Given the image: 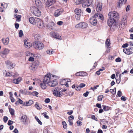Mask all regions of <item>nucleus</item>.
<instances>
[{
  "mask_svg": "<svg viewBox=\"0 0 133 133\" xmlns=\"http://www.w3.org/2000/svg\"><path fill=\"white\" fill-rule=\"evenodd\" d=\"M85 0H78L76 1V3L77 5L79 4L82 3H83L82 5H84V3Z\"/></svg>",
  "mask_w": 133,
  "mask_h": 133,
  "instance_id": "nucleus-26",
  "label": "nucleus"
},
{
  "mask_svg": "<svg viewBox=\"0 0 133 133\" xmlns=\"http://www.w3.org/2000/svg\"><path fill=\"white\" fill-rule=\"evenodd\" d=\"M21 122L23 124H28V121L27 119V117L24 115L22 116L21 119Z\"/></svg>",
  "mask_w": 133,
  "mask_h": 133,
  "instance_id": "nucleus-11",
  "label": "nucleus"
},
{
  "mask_svg": "<svg viewBox=\"0 0 133 133\" xmlns=\"http://www.w3.org/2000/svg\"><path fill=\"white\" fill-rule=\"evenodd\" d=\"M103 96L102 95H100L98 96V100L99 101H102V98H103Z\"/></svg>",
  "mask_w": 133,
  "mask_h": 133,
  "instance_id": "nucleus-38",
  "label": "nucleus"
},
{
  "mask_svg": "<svg viewBox=\"0 0 133 133\" xmlns=\"http://www.w3.org/2000/svg\"><path fill=\"white\" fill-rule=\"evenodd\" d=\"M63 11V10L62 9H58L55 11L54 16L55 17H58L62 14Z\"/></svg>",
  "mask_w": 133,
  "mask_h": 133,
  "instance_id": "nucleus-12",
  "label": "nucleus"
},
{
  "mask_svg": "<svg viewBox=\"0 0 133 133\" xmlns=\"http://www.w3.org/2000/svg\"><path fill=\"white\" fill-rule=\"evenodd\" d=\"M53 93L55 96L57 97L58 95V91L56 90H54L53 91Z\"/></svg>",
  "mask_w": 133,
  "mask_h": 133,
  "instance_id": "nucleus-41",
  "label": "nucleus"
},
{
  "mask_svg": "<svg viewBox=\"0 0 133 133\" xmlns=\"http://www.w3.org/2000/svg\"><path fill=\"white\" fill-rule=\"evenodd\" d=\"M9 110L12 116L14 115L15 111L14 109L12 108H9Z\"/></svg>",
  "mask_w": 133,
  "mask_h": 133,
  "instance_id": "nucleus-33",
  "label": "nucleus"
},
{
  "mask_svg": "<svg viewBox=\"0 0 133 133\" xmlns=\"http://www.w3.org/2000/svg\"><path fill=\"white\" fill-rule=\"evenodd\" d=\"M91 118L92 119H93L97 121V118L96 117L95 115H92L91 116Z\"/></svg>",
  "mask_w": 133,
  "mask_h": 133,
  "instance_id": "nucleus-55",
  "label": "nucleus"
},
{
  "mask_svg": "<svg viewBox=\"0 0 133 133\" xmlns=\"http://www.w3.org/2000/svg\"><path fill=\"white\" fill-rule=\"evenodd\" d=\"M105 44L106 45V46L108 48L110 45V40L109 39H106Z\"/></svg>",
  "mask_w": 133,
  "mask_h": 133,
  "instance_id": "nucleus-29",
  "label": "nucleus"
},
{
  "mask_svg": "<svg viewBox=\"0 0 133 133\" xmlns=\"http://www.w3.org/2000/svg\"><path fill=\"white\" fill-rule=\"evenodd\" d=\"M55 2V0H47L46 3V6L47 7H49L54 3Z\"/></svg>",
  "mask_w": 133,
  "mask_h": 133,
  "instance_id": "nucleus-17",
  "label": "nucleus"
},
{
  "mask_svg": "<svg viewBox=\"0 0 133 133\" xmlns=\"http://www.w3.org/2000/svg\"><path fill=\"white\" fill-rule=\"evenodd\" d=\"M85 85V84L84 83H81L79 85V87H80V88H83L84 87Z\"/></svg>",
  "mask_w": 133,
  "mask_h": 133,
  "instance_id": "nucleus-53",
  "label": "nucleus"
},
{
  "mask_svg": "<svg viewBox=\"0 0 133 133\" xmlns=\"http://www.w3.org/2000/svg\"><path fill=\"white\" fill-rule=\"evenodd\" d=\"M74 119V117L72 115H71L69 117V120H72Z\"/></svg>",
  "mask_w": 133,
  "mask_h": 133,
  "instance_id": "nucleus-57",
  "label": "nucleus"
},
{
  "mask_svg": "<svg viewBox=\"0 0 133 133\" xmlns=\"http://www.w3.org/2000/svg\"><path fill=\"white\" fill-rule=\"evenodd\" d=\"M108 16L110 19L116 21L119 18V15L117 12L114 11L110 12L108 14Z\"/></svg>",
  "mask_w": 133,
  "mask_h": 133,
  "instance_id": "nucleus-3",
  "label": "nucleus"
},
{
  "mask_svg": "<svg viewBox=\"0 0 133 133\" xmlns=\"http://www.w3.org/2000/svg\"><path fill=\"white\" fill-rule=\"evenodd\" d=\"M35 107L38 110H40L41 109V107L38 104L37 102H36L35 104Z\"/></svg>",
  "mask_w": 133,
  "mask_h": 133,
  "instance_id": "nucleus-37",
  "label": "nucleus"
},
{
  "mask_svg": "<svg viewBox=\"0 0 133 133\" xmlns=\"http://www.w3.org/2000/svg\"><path fill=\"white\" fill-rule=\"evenodd\" d=\"M81 15V14L79 15V14L78 15H76L75 16L76 19L78 20H80V19Z\"/></svg>",
  "mask_w": 133,
  "mask_h": 133,
  "instance_id": "nucleus-42",
  "label": "nucleus"
},
{
  "mask_svg": "<svg viewBox=\"0 0 133 133\" xmlns=\"http://www.w3.org/2000/svg\"><path fill=\"white\" fill-rule=\"evenodd\" d=\"M121 59L119 57H118L117 58L115 59V61L116 62H121Z\"/></svg>",
  "mask_w": 133,
  "mask_h": 133,
  "instance_id": "nucleus-60",
  "label": "nucleus"
},
{
  "mask_svg": "<svg viewBox=\"0 0 133 133\" xmlns=\"http://www.w3.org/2000/svg\"><path fill=\"white\" fill-rule=\"evenodd\" d=\"M33 45L36 49L41 50L44 47L43 44L41 42L36 41L33 43Z\"/></svg>",
  "mask_w": 133,
  "mask_h": 133,
  "instance_id": "nucleus-2",
  "label": "nucleus"
},
{
  "mask_svg": "<svg viewBox=\"0 0 133 133\" xmlns=\"http://www.w3.org/2000/svg\"><path fill=\"white\" fill-rule=\"evenodd\" d=\"M46 27L48 29L54 31L56 30V26L54 22H51L48 23L46 25Z\"/></svg>",
  "mask_w": 133,
  "mask_h": 133,
  "instance_id": "nucleus-6",
  "label": "nucleus"
},
{
  "mask_svg": "<svg viewBox=\"0 0 133 133\" xmlns=\"http://www.w3.org/2000/svg\"><path fill=\"white\" fill-rule=\"evenodd\" d=\"M8 119V117L6 116H5L3 118V121L5 123H6Z\"/></svg>",
  "mask_w": 133,
  "mask_h": 133,
  "instance_id": "nucleus-46",
  "label": "nucleus"
},
{
  "mask_svg": "<svg viewBox=\"0 0 133 133\" xmlns=\"http://www.w3.org/2000/svg\"><path fill=\"white\" fill-rule=\"evenodd\" d=\"M15 26L16 29H18L19 27V24L16 23H15Z\"/></svg>",
  "mask_w": 133,
  "mask_h": 133,
  "instance_id": "nucleus-62",
  "label": "nucleus"
},
{
  "mask_svg": "<svg viewBox=\"0 0 133 133\" xmlns=\"http://www.w3.org/2000/svg\"><path fill=\"white\" fill-rule=\"evenodd\" d=\"M117 95L119 97H121L122 96V92L121 91L119 90L118 92Z\"/></svg>",
  "mask_w": 133,
  "mask_h": 133,
  "instance_id": "nucleus-58",
  "label": "nucleus"
},
{
  "mask_svg": "<svg viewBox=\"0 0 133 133\" xmlns=\"http://www.w3.org/2000/svg\"><path fill=\"white\" fill-rule=\"evenodd\" d=\"M127 0H119V1L117 3V6L118 8H119L123 4H125Z\"/></svg>",
  "mask_w": 133,
  "mask_h": 133,
  "instance_id": "nucleus-13",
  "label": "nucleus"
},
{
  "mask_svg": "<svg viewBox=\"0 0 133 133\" xmlns=\"http://www.w3.org/2000/svg\"><path fill=\"white\" fill-rule=\"evenodd\" d=\"M36 120L38 122V123L40 125L42 124V123L41 121H40V120L36 116L35 117Z\"/></svg>",
  "mask_w": 133,
  "mask_h": 133,
  "instance_id": "nucleus-39",
  "label": "nucleus"
},
{
  "mask_svg": "<svg viewBox=\"0 0 133 133\" xmlns=\"http://www.w3.org/2000/svg\"><path fill=\"white\" fill-rule=\"evenodd\" d=\"M39 65V63L38 61L35 62L33 64L31 67L32 68H34V69L37 68V67ZM32 69H33L32 68Z\"/></svg>",
  "mask_w": 133,
  "mask_h": 133,
  "instance_id": "nucleus-24",
  "label": "nucleus"
},
{
  "mask_svg": "<svg viewBox=\"0 0 133 133\" xmlns=\"http://www.w3.org/2000/svg\"><path fill=\"white\" fill-rule=\"evenodd\" d=\"M107 23L109 26H110L111 30H115L117 28L116 21L115 20L110 19L107 21Z\"/></svg>",
  "mask_w": 133,
  "mask_h": 133,
  "instance_id": "nucleus-1",
  "label": "nucleus"
},
{
  "mask_svg": "<svg viewBox=\"0 0 133 133\" xmlns=\"http://www.w3.org/2000/svg\"><path fill=\"white\" fill-rule=\"evenodd\" d=\"M96 7V10L97 12L100 11L102 8V3L101 2H98L95 3Z\"/></svg>",
  "mask_w": 133,
  "mask_h": 133,
  "instance_id": "nucleus-8",
  "label": "nucleus"
},
{
  "mask_svg": "<svg viewBox=\"0 0 133 133\" xmlns=\"http://www.w3.org/2000/svg\"><path fill=\"white\" fill-rule=\"evenodd\" d=\"M46 84H47L46 83L44 82L43 81V82L42 83H41L40 84V86H41V88L43 89H45L46 88Z\"/></svg>",
  "mask_w": 133,
  "mask_h": 133,
  "instance_id": "nucleus-28",
  "label": "nucleus"
},
{
  "mask_svg": "<svg viewBox=\"0 0 133 133\" xmlns=\"http://www.w3.org/2000/svg\"><path fill=\"white\" fill-rule=\"evenodd\" d=\"M51 75H52V77H55V76L53 75H50V74H47L46 75H45L43 82L49 85V83L50 82V81H51L52 79L51 78Z\"/></svg>",
  "mask_w": 133,
  "mask_h": 133,
  "instance_id": "nucleus-5",
  "label": "nucleus"
},
{
  "mask_svg": "<svg viewBox=\"0 0 133 133\" xmlns=\"http://www.w3.org/2000/svg\"><path fill=\"white\" fill-rule=\"evenodd\" d=\"M103 108L104 111H108L110 109V107L108 106H107L105 105H103Z\"/></svg>",
  "mask_w": 133,
  "mask_h": 133,
  "instance_id": "nucleus-36",
  "label": "nucleus"
},
{
  "mask_svg": "<svg viewBox=\"0 0 133 133\" xmlns=\"http://www.w3.org/2000/svg\"><path fill=\"white\" fill-rule=\"evenodd\" d=\"M0 55L3 58H4L6 57V55L4 54L3 52H1L0 53Z\"/></svg>",
  "mask_w": 133,
  "mask_h": 133,
  "instance_id": "nucleus-56",
  "label": "nucleus"
},
{
  "mask_svg": "<svg viewBox=\"0 0 133 133\" xmlns=\"http://www.w3.org/2000/svg\"><path fill=\"white\" fill-rule=\"evenodd\" d=\"M58 81L57 80L55 79H51L50 82L49 83V85L51 87H54L57 84Z\"/></svg>",
  "mask_w": 133,
  "mask_h": 133,
  "instance_id": "nucleus-9",
  "label": "nucleus"
},
{
  "mask_svg": "<svg viewBox=\"0 0 133 133\" xmlns=\"http://www.w3.org/2000/svg\"><path fill=\"white\" fill-rule=\"evenodd\" d=\"M37 21H38V26H39V28H41V26H43V24L42 23H39V21H40V19H37Z\"/></svg>",
  "mask_w": 133,
  "mask_h": 133,
  "instance_id": "nucleus-40",
  "label": "nucleus"
},
{
  "mask_svg": "<svg viewBox=\"0 0 133 133\" xmlns=\"http://www.w3.org/2000/svg\"><path fill=\"white\" fill-rule=\"evenodd\" d=\"M50 101V100L49 98H47L44 101V102L46 103H49Z\"/></svg>",
  "mask_w": 133,
  "mask_h": 133,
  "instance_id": "nucleus-59",
  "label": "nucleus"
},
{
  "mask_svg": "<svg viewBox=\"0 0 133 133\" xmlns=\"http://www.w3.org/2000/svg\"><path fill=\"white\" fill-rule=\"evenodd\" d=\"M31 94L33 96H37L38 94V93L36 91H33L32 93Z\"/></svg>",
  "mask_w": 133,
  "mask_h": 133,
  "instance_id": "nucleus-47",
  "label": "nucleus"
},
{
  "mask_svg": "<svg viewBox=\"0 0 133 133\" xmlns=\"http://www.w3.org/2000/svg\"><path fill=\"white\" fill-rule=\"evenodd\" d=\"M24 43L25 47L26 48H29L31 46V44L29 42H28L27 40H24Z\"/></svg>",
  "mask_w": 133,
  "mask_h": 133,
  "instance_id": "nucleus-20",
  "label": "nucleus"
},
{
  "mask_svg": "<svg viewBox=\"0 0 133 133\" xmlns=\"http://www.w3.org/2000/svg\"><path fill=\"white\" fill-rule=\"evenodd\" d=\"M88 26L87 23L85 22H80L77 24L75 26V27L77 28H85Z\"/></svg>",
  "mask_w": 133,
  "mask_h": 133,
  "instance_id": "nucleus-7",
  "label": "nucleus"
},
{
  "mask_svg": "<svg viewBox=\"0 0 133 133\" xmlns=\"http://www.w3.org/2000/svg\"><path fill=\"white\" fill-rule=\"evenodd\" d=\"M123 51L125 53L128 55H130L133 53L132 51H130L128 48H124L123 49Z\"/></svg>",
  "mask_w": 133,
  "mask_h": 133,
  "instance_id": "nucleus-18",
  "label": "nucleus"
},
{
  "mask_svg": "<svg viewBox=\"0 0 133 133\" xmlns=\"http://www.w3.org/2000/svg\"><path fill=\"white\" fill-rule=\"evenodd\" d=\"M35 2L36 4L37 7L39 9H42V5L41 2L39 0H35Z\"/></svg>",
  "mask_w": 133,
  "mask_h": 133,
  "instance_id": "nucleus-14",
  "label": "nucleus"
},
{
  "mask_svg": "<svg viewBox=\"0 0 133 133\" xmlns=\"http://www.w3.org/2000/svg\"><path fill=\"white\" fill-rule=\"evenodd\" d=\"M2 40L3 42L4 45H7L8 44L9 42V38L7 37L5 39L3 38Z\"/></svg>",
  "mask_w": 133,
  "mask_h": 133,
  "instance_id": "nucleus-23",
  "label": "nucleus"
},
{
  "mask_svg": "<svg viewBox=\"0 0 133 133\" xmlns=\"http://www.w3.org/2000/svg\"><path fill=\"white\" fill-rule=\"evenodd\" d=\"M116 88H115L114 89H110V92L113 95L115 94L116 91Z\"/></svg>",
  "mask_w": 133,
  "mask_h": 133,
  "instance_id": "nucleus-34",
  "label": "nucleus"
},
{
  "mask_svg": "<svg viewBox=\"0 0 133 133\" xmlns=\"http://www.w3.org/2000/svg\"><path fill=\"white\" fill-rule=\"evenodd\" d=\"M35 19L34 18L32 17H30L29 18V21L32 24L34 25L36 24V23L37 22V19L35 18Z\"/></svg>",
  "mask_w": 133,
  "mask_h": 133,
  "instance_id": "nucleus-19",
  "label": "nucleus"
},
{
  "mask_svg": "<svg viewBox=\"0 0 133 133\" xmlns=\"http://www.w3.org/2000/svg\"><path fill=\"white\" fill-rule=\"evenodd\" d=\"M75 12L76 15L81 14V10L78 8L76 9L74 11Z\"/></svg>",
  "mask_w": 133,
  "mask_h": 133,
  "instance_id": "nucleus-27",
  "label": "nucleus"
},
{
  "mask_svg": "<svg viewBox=\"0 0 133 133\" xmlns=\"http://www.w3.org/2000/svg\"><path fill=\"white\" fill-rule=\"evenodd\" d=\"M19 92L20 93H21L24 95L27 94L28 92L25 89L24 90L22 89L20 90H19Z\"/></svg>",
  "mask_w": 133,
  "mask_h": 133,
  "instance_id": "nucleus-30",
  "label": "nucleus"
},
{
  "mask_svg": "<svg viewBox=\"0 0 133 133\" xmlns=\"http://www.w3.org/2000/svg\"><path fill=\"white\" fill-rule=\"evenodd\" d=\"M5 63L6 64L9 66L11 65V63L10 61H5Z\"/></svg>",
  "mask_w": 133,
  "mask_h": 133,
  "instance_id": "nucleus-51",
  "label": "nucleus"
},
{
  "mask_svg": "<svg viewBox=\"0 0 133 133\" xmlns=\"http://www.w3.org/2000/svg\"><path fill=\"white\" fill-rule=\"evenodd\" d=\"M34 58L32 57H30L28 59V60L29 61H31V62L34 61Z\"/></svg>",
  "mask_w": 133,
  "mask_h": 133,
  "instance_id": "nucleus-50",
  "label": "nucleus"
},
{
  "mask_svg": "<svg viewBox=\"0 0 133 133\" xmlns=\"http://www.w3.org/2000/svg\"><path fill=\"white\" fill-rule=\"evenodd\" d=\"M42 115H43L44 117L46 119H48L49 118V117L47 115L46 113V112H44L43 113H42Z\"/></svg>",
  "mask_w": 133,
  "mask_h": 133,
  "instance_id": "nucleus-44",
  "label": "nucleus"
},
{
  "mask_svg": "<svg viewBox=\"0 0 133 133\" xmlns=\"http://www.w3.org/2000/svg\"><path fill=\"white\" fill-rule=\"evenodd\" d=\"M31 10L33 14L36 16H41V12L39 10L40 9H38L35 6H32L31 7Z\"/></svg>",
  "mask_w": 133,
  "mask_h": 133,
  "instance_id": "nucleus-4",
  "label": "nucleus"
},
{
  "mask_svg": "<svg viewBox=\"0 0 133 133\" xmlns=\"http://www.w3.org/2000/svg\"><path fill=\"white\" fill-rule=\"evenodd\" d=\"M9 51L10 50L8 49L5 48L4 49L3 51L2 52H3V54H4L7 55L9 53Z\"/></svg>",
  "mask_w": 133,
  "mask_h": 133,
  "instance_id": "nucleus-31",
  "label": "nucleus"
},
{
  "mask_svg": "<svg viewBox=\"0 0 133 133\" xmlns=\"http://www.w3.org/2000/svg\"><path fill=\"white\" fill-rule=\"evenodd\" d=\"M40 35L39 34H36L34 36V38L35 39H39L40 38Z\"/></svg>",
  "mask_w": 133,
  "mask_h": 133,
  "instance_id": "nucleus-32",
  "label": "nucleus"
},
{
  "mask_svg": "<svg viewBox=\"0 0 133 133\" xmlns=\"http://www.w3.org/2000/svg\"><path fill=\"white\" fill-rule=\"evenodd\" d=\"M13 123V121L10 120H9L8 121V125H10L12 124Z\"/></svg>",
  "mask_w": 133,
  "mask_h": 133,
  "instance_id": "nucleus-52",
  "label": "nucleus"
},
{
  "mask_svg": "<svg viewBox=\"0 0 133 133\" xmlns=\"http://www.w3.org/2000/svg\"><path fill=\"white\" fill-rule=\"evenodd\" d=\"M86 11L89 13H90L91 12V11L90 9L89 8H87L86 9Z\"/></svg>",
  "mask_w": 133,
  "mask_h": 133,
  "instance_id": "nucleus-63",
  "label": "nucleus"
},
{
  "mask_svg": "<svg viewBox=\"0 0 133 133\" xmlns=\"http://www.w3.org/2000/svg\"><path fill=\"white\" fill-rule=\"evenodd\" d=\"M121 99L123 101H125L127 99V98L124 96H123L121 98Z\"/></svg>",
  "mask_w": 133,
  "mask_h": 133,
  "instance_id": "nucleus-49",
  "label": "nucleus"
},
{
  "mask_svg": "<svg viewBox=\"0 0 133 133\" xmlns=\"http://www.w3.org/2000/svg\"><path fill=\"white\" fill-rule=\"evenodd\" d=\"M46 52L49 55H51L52 54L53 51H50V50H47L46 51Z\"/></svg>",
  "mask_w": 133,
  "mask_h": 133,
  "instance_id": "nucleus-48",
  "label": "nucleus"
},
{
  "mask_svg": "<svg viewBox=\"0 0 133 133\" xmlns=\"http://www.w3.org/2000/svg\"><path fill=\"white\" fill-rule=\"evenodd\" d=\"M92 0H86L85 2L84 5L87 6H90L92 4Z\"/></svg>",
  "mask_w": 133,
  "mask_h": 133,
  "instance_id": "nucleus-21",
  "label": "nucleus"
},
{
  "mask_svg": "<svg viewBox=\"0 0 133 133\" xmlns=\"http://www.w3.org/2000/svg\"><path fill=\"white\" fill-rule=\"evenodd\" d=\"M23 35V31L22 30H20L19 33V36L20 37H21Z\"/></svg>",
  "mask_w": 133,
  "mask_h": 133,
  "instance_id": "nucleus-43",
  "label": "nucleus"
},
{
  "mask_svg": "<svg viewBox=\"0 0 133 133\" xmlns=\"http://www.w3.org/2000/svg\"><path fill=\"white\" fill-rule=\"evenodd\" d=\"M77 124H78V126H81L82 125V122L79 121H77L76 122Z\"/></svg>",
  "mask_w": 133,
  "mask_h": 133,
  "instance_id": "nucleus-54",
  "label": "nucleus"
},
{
  "mask_svg": "<svg viewBox=\"0 0 133 133\" xmlns=\"http://www.w3.org/2000/svg\"><path fill=\"white\" fill-rule=\"evenodd\" d=\"M130 5H128L126 8V10L127 11H128L130 9Z\"/></svg>",
  "mask_w": 133,
  "mask_h": 133,
  "instance_id": "nucleus-64",
  "label": "nucleus"
},
{
  "mask_svg": "<svg viewBox=\"0 0 133 133\" xmlns=\"http://www.w3.org/2000/svg\"><path fill=\"white\" fill-rule=\"evenodd\" d=\"M33 102V101L31 100H30L27 102H25L24 104H23V105L24 106H29L31 105Z\"/></svg>",
  "mask_w": 133,
  "mask_h": 133,
  "instance_id": "nucleus-25",
  "label": "nucleus"
},
{
  "mask_svg": "<svg viewBox=\"0 0 133 133\" xmlns=\"http://www.w3.org/2000/svg\"><path fill=\"white\" fill-rule=\"evenodd\" d=\"M90 22L92 25L94 26L96 25L97 24V21L96 19L94 17L90 19Z\"/></svg>",
  "mask_w": 133,
  "mask_h": 133,
  "instance_id": "nucleus-15",
  "label": "nucleus"
},
{
  "mask_svg": "<svg viewBox=\"0 0 133 133\" xmlns=\"http://www.w3.org/2000/svg\"><path fill=\"white\" fill-rule=\"evenodd\" d=\"M21 16L20 15H18L16 16L15 17V18L16 19V21L18 22L20 21L21 20Z\"/></svg>",
  "mask_w": 133,
  "mask_h": 133,
  "instance_id": "nucleus-35",
  "label": "nucleus"
},
{
  "mask_svg": "<svg viewBox=\"0 0 133 133\" xmlns=\"http://www.w3.org/2000/svg\"><path fill=\"white\" fill-rule=\"evenodd\" d=\"M89 94V92L88 91H87L85 93L83 94V95L84 96L87 97L88 96Z\"/></svg>",
  "mask_w": 133,
  "mask_h": 133,
  "instance_id": "nucleus-61",
  "label": "nucleus"
},
{
  "mask_svg": "<svg viewBox=\"0 0 133 133\" xmlns=\"http://www.w3.org/2000/svg\"><path fill=\"white\" fill-rule=\"evenodd\" d=\"M62 123L63 125V128L65 129L67 127V124L66 122L65 121H63L62 122Z\"/></svg>",
  "mask_w": 133,
  "mask_h": 133,
  "instance_id": "nucleus-45",
  "label": "nucleus"
},
{
  "mask_svg": "<svg viewBox=\"0 0 133 133\" xmlns=\"http://www.w3.org/2000/svg\"><path fill=\"white\" fill-rule=\"evenodd\" d=\"M94 17L96 18H98L102 20L103 19V15L99 12H97L94 15Z\"/></svg>",
  "mask_w": 133,
  "mask_h": 133,
  "instance_id": "nucleus-16",
  "label": "nucleus"
},
{
  "mask_svg": "<svg viewBox=\"0 0 133 133\" xmlns=\"http://www.w3.org/2000/svg\"><path fill=\"white\" fill-rule=\"evenodd\" d=\"M50 34L51 37L57 39H59L61 40V37L59 36V34L53 32H51L50 33Z\"/></svg>",
  "mask_w": 133,
  "mask_h": 133,
  "instance_id": "nucleus-10",
  "label": "nucleus"
},
{
  "mask_svg": "<svg viewBox=\"0 0 133 133\" xmlns=\"http://www.w3.org/2000/svg\"><path fill=\"white\" fill-rule=\"evenodd\" d=\"M87 74V73L84 72H77L76 74V76H86Z\"/></svg>",
  "mask_w": 133,
  "mask_h": 133,
  "instance_id": "nucleus-22",
  "label": "nucleus"
}]
</instances>
